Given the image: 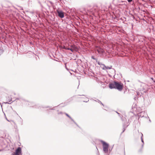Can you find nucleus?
I'll list each match as a JSON object with an SVG mask.
<instances>
[{"label":"nucleus","mask_w":155,"mask_h":155,"mask_svg":"<svg viewBox=\"0 0 155 155\" xmlns=\"http://www.w3.org/2000/svg\"><path fill=\"white\" fill-rule=\"evenodd\" d=\"M100 9L97 6H94L88 10L89 12L92 14L98 13Z\"/></svg>","instance_id":"1"},{"label":"nucleus","mask_w":155,"mask_h":155,"mask_svg":"<svg viewBox=\"0 0 155 155\" xmlns=\"http://www.w3.org/2000/svg\"><path fill=\"white\" fill-rule=\"evenodd\" d=\"M101 142L103 145V150L105 153H107L108 151L109 145L105 142L101 140Z\"/></svg>","instance_id":"2"},{"label":"nucleus","mask_w":155,"mask_h":155,"mask_svg":"<svg viewBox=\"0 0 155 155\" xmlns=\"http://www.w3.org/2000/svg\"><path fill=\"white\" fill-rule=\"evenodd\" d=\"M115 89L119 91H121L123 88V84L121 82H118L115 81Z\"/></svg>","instance_id":"3"},{"label":"nucleus","mask_w":155,"mask_h":155,"mask_svg":"<svg viewBox=\"0 0 155 155\" xmlns=\"http://www.w3.org/2000/svg\"><path fill=\"white\" fill-rule=\"evenodd\" d=\"M139 118L140 117H145L147 119L149 118V117L147 116V113L145 111H142L138 114Z\"/></svg>","instance_id":"4"},{"label":"nucleus","mask_w":155,"mask_h":155,"mask_svg":"<svg viewBox=\"0 0 155 155\" xmlns=\"http://www.w3.org/2000/svg\"><path fill=\"white\" fill-rule=\"evenodd\" d=\"M15 153L20 154L21 155L22 154L21 149L20 147H18V148L16 150Z\"/></svg>","instance_id":"5"},{"label":"nucleus","mask_w":155,"mask_h":155,"mask_svg":"<svg viewBox=\"0 0 155 155\" xmlns=\"http://www.w3.org/2000/svg\"><path fill=\"white\" fill-rule=\"evenodd\" d=\"M115 81H114L113 83H110L109 85V88L111 89H115Z\"/></svg>","instance_id":"6"},{"label":"nucleus","mask_w":155,"mask_h":155,"mask_svg":"<svg viewBox=\"0 0 155 155\" xmlns=\"http://www.w3.org/2000/svg\"><path fill=\"white\" fill-rule=\"evenodd\" d=\"M23 102L24 103H26V104H28V105L31 106L33 105V103L30 101H28L26 100L25 99H22Z\"/></svg>","instance_id":"7"},{"label":"nucleus","mask_w":155,"mask_h":155,"mask_svg":"<svg viewBox=\"0 0 155 155\" xmlns=\"http://www.w3.org/2000/svg\"><path fill=\"white\" fill-rule=\"evenodd\" d=\"M57 12L58 16L60 18H62L64 17V14L63 12L57 10Z\"/></svg>","instance_id":"8"},{"label":"nucleus","mask_w":155,"mask_h":155,"mask_svg":"<svg viewBox=\"0 0 155 155\" xmlns=\"http://www.w3.org/2000/svg\"><path fill=\"white\" fill-rule=\"evenodd\" d=\"M65 114L68 117L71 119V120L72 121L74 122V123L77 125V127L80 128V127L74 121V120L67 113H65Z\"/></svg>","instance_id":"9"},{"label":"nucleus","mask_w":155,"mask_h":155,"mask_svg":"<svg viewBox=\"0 0 155 155\" xmlns=\"http://www.w3.org/2000/svg\"><path fill=\"white\" fill-rule=\"evenodd\" d=\"M97 51L99 53H103L104 52L103 49L101 48L97 49Z\"/></svg>","instance_id":"10"},{"label":"nucleus","mask_w":155,"mask_h":155,"mask_svg":"<svg viewBox=\"0 0 155 155\" xmlns=\"http://www.w3.org/2000/svg\"><path fill=\"white\" fill-rule=\"evenodd\" d=\"M35 108H39L40 109H41V108H48V107H49V106H39L38 107H35Z\"/></svg>","instance_id":"11"},{"label":"nucleus","mask_w":155,"mask_h":155,"mask_svg":"<svg viewBox=\"0 0 155 155\" xmlns=\"http://www.w3.org/2000/svg\"><path fill=\"white\" fill-rule=\"evenodd\" d=\"M71 48H72V49L73 50V51L74 50H75L77 49V47L74 45H71Z\"/></svg>","instance_id":"12"},{"label":"nucleus","mask_w":155,"mask_h":155,"mask_svg":"<svg viewBox=\"0 0 155 155\" xmlns=\"http://www.w3.org/2000/svg\"><path fill=\"white\" fill-rule=\"evenodd\" d=\"M106 66L104 64L102 66H101V68L103 70H106Z\"/></svg>","instance_id":"13"},{"label":"nucleus","mask_w":155,"mask_h":155,"mask_svg":"<svg viewBox=\"0 0 155 155\" xmlns=\"http://www.w3.org/2000/svg\"><path fill=\"white\" fill-rule=\"evenodd\" d=\"M12 101V99H10L9 101H8V102H4V103H5V104H10L11 103H11H9L10 102H11Z\"/></svg>","instance_id":"14"},{"label":"nucleus","mask_w":155,"mask_h":155,"mask_svg":"<svg viewBox=\"0 0 155 155\" xmlns=\"http://www.w3.org/2000/svg\"><path fill=\"white\" fill-rule=\"evenodd\" d=\"M112 66H110V67L106 66V70L108 69H110L112 68Z\"/></svg>","instance_id":"15"},{"label":"nucleus","mask_w":155,"mask_h":155,"mask_svg":"<svg viewBox=\"0 0 155 155\" xmlns=\"http://www.w3.org/2000/svg\"><path fill=\"white\" fill-rule=\"evenodd\" d=\"M65 49L66 50H71L72 52H73V50L72 49V48H66Z\"/></svg>","instance_id":"16"},{"label":"nucleus","mask_w":155,"mask_h":155,"mask_svg":"<svg viewBox=\"0 0 155 155\" xmlns=\"http://www.w3.org/2000/svg\"><path fill=\"white\" fill-rule=\"evenodd\" d=\"M141 142L143 143V144L142 145V147H143V144H144V141H143V138H142V137H141Z\"/></svg>","instance_id":"17"},{"label":"nucleus","mask_w":155,"mask_h":155,"mask_svg":"<svg viewBox=\"0 0 155 155\" xmlns=\"http://www.w3.org/2000/svg\"><path fill=\"white\" fill-rule=\"evenodd\" d=\"M97 100L98 101V102L99 103H100V104H101L102 105L104 106V104H103L100 101H99L98 100Z\"/></svg>","instance_id":"18"},{"label":"nucleus","mask_w":155,"mask_h":155,"mask_svg":"<svg viewBox=\"0 0 155 155\" xmlns=\"http://www.w3.org/2000/svg\"><path fill=\"white\" fill-rule=\"evenodd\" d=\"M116 113L117 114H118V116L121 117V118H122V116L121 115V114L118 112H116Z\"/></svg>","instance_id":"19"},{"label":"nucleus","mask_w":155,"mask_h":155,"mask_svg":"<svg viewBox=\"0 0 155 155\" xmlns=\"http://www.w3.org/2000/svg\"><path fill=\"white\" fill-rule=\"evenodd\" d=\"M89 100L88 99V98H87V99H86V101H83V102H88L89 101Z\"/></svg>","instance_id":"20"},{"label":"nucleus","mask_w":155,"mask_h":155,"mask_svg":"<svg viewBox=\"0 0 155 155\" xmlns=\"http://www.w3.org/2000/svg\"><path fill=\"white\" fill-rule=\"evenodd\" d=\"M68 122L70 124H73V123H74L71 120V121H68Z\"/></svg>","instance_id":"21"},{"label":"nucleus","mask_w":155,"mask_h":155,"mask_svg":"<svg viewBox=\"0 0 155 155\" xmlns=\"http://www.w3.org/2000/svg\"><path fill=\"white\" fill-rule=\"evenodd\" d=\"M91 58L94 60H96V61H97V59L95 58L93 56L91 57Z\"/></svg>","instance_id":"22"},{"label":"nucleus","mask_w":155,"mask_h":155,"mask_svg":"<svg viewBox=\"0 0 155 155\" xmlns=\"http://www.w3.org/2000/svg\"><path fill=\"white\" fill-rule=\"evenodd\" d=\"M150 78L153 81L154 83H155V80H154L153 78Z\"/></svg>","instance_id":"23"},{"label":"nucleus","mask_w":155,"mask_h":155,"mask_svg":"<svg viewBox=\"0 0 155 155\" xmlns=\"http://www.w3.org/2000/svg\"><path fill=\"white\" fill-rule=\"evenodd\" d=\"M63 114V113L62 112H58V114Z\"/></svg>","instance_id":"24"},{"label":"nucleus","mask_w":155,"mask_h":155,"mask_svg":"<svg viewBox=\"0 0 155 155\" xmlns=\"http://www.w3.org/2000/svg\"><path fill=\"white\" fill-rule=\"evenodd\" d=\"M127 0L129 2H130L132 1L133 0Z\"/></svg>","instance_id":"25"},{"label":"nucleus","mask_w":155,"mask_h":155,"mask_svg":"<svg viewBox=\"0 0 155 155\" xmlns=\"http://www.w3.org/2000/svg\"><path fill=\"white\" fill-rule=\"evenodd\" d=\"M97 62V64L98 65L100 64V62L99 61H98L97 60V61H96Z\"/></svg>","instance_id":"26"},{"label":"nucleus","mask_w":155,"mask_h":155,"mask_svg":"<svg viewBox=\"0 0 155 155\" xmlns=\"http://www.w3.org/2000/svg\"><path fill=\"white\" fill-rule=\"evenodd\" d=\"M100 64H99V65H100L101 66H102L104 64H102V63H100Z\"/></svg>","instance_id":"27"},{"label":"nucleus","mask_w":155,"mask_h":155,"mask_svg":"<svg viewBox=\"0 0 155 155\" xmlns=\"http://www.w3.org/2000/svg\"><path fill=\"white\" fill-rule=\"evenodd\" d=\"M141 137H142V138H143V134L142 133H141Z\"/></svg>","instance_id":"28"},{"label":"nucleus","mask_w":155,"mask_h":155,"mask_svg":"<svg viewBox=\"0 0 155 155\" xmlns=\"http://www.w3.org/2000/svg\"><path fill=\"white\" fill-rule=\"evenodd\" d=\"M111 150H112V149H109V152H111Z\"/></svg>","instance_id":"29"},{"label":"nucleus","mask_w":155,"mask_h":155,"mask_svg":"<svg viewBox=\"0 0 155 155\" xmlns=\"http://www.w3.org/2000/svg\"><path fill=\"white\" fill-rule=\"evenodd\" d=\"M20 99V98H16V100H19Z\"/></svg>","instance_id":"30"},{"label":"nucleus","mask_w":155,"mask_h":155,"mask_svg":"<svg viewBox=\"0 0 155 155\" xmlns=\"http://www.w3.org/2000/svg\"><path fill=\"white\" fill-rule=\"evenodd\" d=\"M5 119L7 120L8 121H9V120H8V119H7V117H5Z\"/></svg>","instance_id":"31"},{"label":"nucleus","mask_w":155,"mask_h":155,"mask_svg":"<svg viewBox=\"0 0 155 155\" xmlns=\"http://www.w3.org/2000/svg\"><path fill=\"white\" fill-rule=\"evenodd\" d=\"M20 154H16L15 153V155H20Z\"/></svg>","instance_id":"32"},{"label":"nucleus","mask_w":155,"mask_h":155,"mask_svg":"<svg viewBox=\"0 0 155 155\" xmlns=\"http://www.w3.org/2000/svg\"><path fill=\"white\" fill-rule=\"evenodd\" d=\"M124 130H125V129H124V130L122 131V133H123L124 131Z\"/></svg>","instance_id":"33"},{"label":"nucleus","mask_w":155,"mask_h":155,"mask_svg":"<svg viewBox=\"0 0 155 155\" xmlns=\"http://www.w3.org/2000/svg\"><path fill=\"white\" fill-rule=\"evenodd\" d=\"M149 121L150 122H151V120L150 119H149Z\"/></svg>","instance_id":"34"},{"label":"nucleus","mask_w":155,"mask_h":155,"mask_svg":"<svg viewBox=\"0 0 155 155\" xmlns=\"http://www.w3.org/2000/svg\"><path fill=\"white\" fill-rule=\"evenodd\" d=\"M51 109V110H54V109H53V108H51V109Z\"/></svg>","instance_id":"35"},{"label":"nucleus","mask_w":155,"mask_h":155,"mask_svg":"<svg viewBox=\"0 0 155 155\" xmlns=\"http://www.w3.org/2000/svg\"><path fill=\"white\" fill-rule=\"evenodd\" d=\"M82 95V96H85L84 95Z\"/></svg>","instance_id":"36"}]
</instances>
